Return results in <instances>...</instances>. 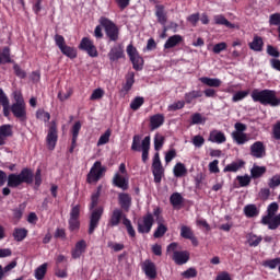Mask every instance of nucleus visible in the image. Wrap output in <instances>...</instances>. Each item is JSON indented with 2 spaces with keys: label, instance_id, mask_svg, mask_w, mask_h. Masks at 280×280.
<instances>
[{
  "label": "nucleus",
  "instance_id": "79ce46f5",
  "mask_svg": "<svg viewBox=\"0 0 280 280\" xmlns=\"http://www.w3.org/2000/svg\"><path fill=\"white\" fill-rule=\"evenodd\" d=\"M232 139L237 143V145H244L248 142V136L244 132H232Z\"/></svg>",
  "mask_w": 280,
  "mask_h": 280
},
{
  "label": "nucleus",
  "instance_id": "0e129e2a",
  "mask_svg": "<svg viewBox=\"0 0 280 280\" xmlns=\"http://www.w3.org/2000/svg\"><path fill=\"white\" fill-rule=\"evenodd\" d=\"M267 54L269 56H271L273 59H277L280 57V52H279V49H277L275 46L272 45H268L267 46Z\"/></svg>",
  "mask_w": 280,
  "mask_h": 280
},
{
  "label": "nucleus",
  "instance_id": "2f4dec72",
  "mask_svg": "<svg viewBox=\"0 0 280 280\" xmlns=\"http://www.w3.org/2000/svg\"><path fill=\"white\" fill-rule=\"evenodd\" d=\"M244 213L246 218H257L259 215V209L255 203H249L244 207Z\"/></svg>",
  "mask_w": 280,
  "mask_h": 280
},
{
  "label": "nucleus",
  "instance_id": "c756f323",
  "mask_svg": "<svg viewBox=\"0 0 280 280\" xmlns=\"http://www.w3.org/2000/svg\"><path fill=\"white\" fill-rule=\"evenodd\" d=\"M246 165V162H244V160H238L236 162H232L230 164H228L224 168L223 172L224 174H226V172H240V170H242V167H244Z\"/></svg>",
  "mask_w": 280,
  "mask_h": 280
},
{
  "label": "nucleus",
  "instance_id": "603ef678",
  "mask_svg": "<svg viewBox=\"0 0 280 280\" xmlns=\"http://www.w3.org/2000/svg\"><path fill=\"white\" fill-rule=\"evenodd\" d=\"M110 135H113V131L110 129H107L98 139L97 145H106L108 141H110Z\"/></svg>",
  "mask_w": 280,
  "mask_h": 280
},
{
  "label": "nucleus",
  "instance_id": "20e7f679",
  "mask_svg": "<svg viewBox=\"0 0 280 280\" xmlns=\"http://www.w3.org/2000/svg\"><path fill=\"white\" fill-rule=\"evenodd\" d=\"M98 23L105 32L107 43H117L119 40V26L113 20L102 16Z\"/></svg>",
  "mask_w": 280,
  "mask_h": 280
},
{
  "label": "nucleus",
  "instance_id": "f257e3e1",
  "mask_svg": "<svg viewBox=\"0 0 280 280\" xmlns=\"http://www.w3.org/2000/svg\"><path fill=\"white\" fill-rule=\"evenodd\" d=\"M100 196H102V185L97 186L96 191L91 196L90 211H92L90 215V225L88 233L89 235H93L95 233V229L100 226V221L102 220V215H104V208L97 207L100 202Z\"/></svg>",
  "mask_w": 280,
  "mask_h": 280
},
{
  "label": "nucleus",
  "instance_id": "4d7b16f0",
  "mask_svg": "<svg viewBox=\"0 0 280 280\" xmlns=\"http://www.w3.org/2000/svg\"><path fill=\"white\" fill-rule=\"evenodd\" d=\"M269 25L272 27L280 26V13H272L269 15Z\"/></svg>",
  "mask_w": 280,
  "mask_h": 280
},
{
  "label": "nucleus",
  "instance_id": "37998d69",
  "mask_svg": "<svg viewBox=\"0 0 280 280\" xmlns=\"http://www.w3.org/2000/svg\"><path fill=\"white\" fill-rule=\"evenodd\" d=\"M165 233H167V225L158 221V228L153 233V237H155V240H159V238L163 237L165 235Z\"/></svg>",
  "mask_w": 280,
  "mask_h": 280
},
{
  "label": "nucleus",
  "instance_id": "4468645a",
  "mask_svg": "<svg viewBox=\"0 0 280 280\" xmlns=\"http://www.w3.org/2000/svg\"><path fill=\"white\" fill-rule=\"evenodd\" d=\"M125 218L126 217L124 215V210L116 208L112 212L107 226H110L112 229L115 226H119V224H121V220H124Z\"/></svg>",
  "mask_w": 280,
  "mask_h": 280
},
{
  "label": "nucleus",
  "instance_id": "b1692460",
  "mask_svg": "<svg viewBox=\"0 0 280 280\" xmlns=\"http://www.w3.org/2000/svg\"><path fill=\"white\" fill-rule=\"evenodd\" d=\"M108 59L112 62H117V60H120V58H124V48L121 46H114L109 52L107 54Z\"/></svg>",
  "mask_w": 280,
  "mask_h": 280
},
{
  "label": "nucleus",
  "instance_id": "49530a36",
  "mask_svg": "<svg viewBox=\"0 0 280 280\" xmlns=\"http://www.w3.org/2000/svg\"><path fill=\"white\" fill-rule=\"evenodd\" d=\"M170 202L172 207H179V205H183V195L179 192H173L170 197Z\"/></svg>",
  "mask_w": 280,
  "mask_h": 280
},
{
  "label": "nucleus",
  "instance_id": "9d476101",
  "mask_svg": "<svg viewBox=\"0 0 280 280\" xmlns=\"http://www.w3.org/2000/svg\"><path fill=\"white\" fill-rule=\"evenodd\" d=\"M69 231L71 233H75V231H80V205L72 207L70 210V218L68 220Z\"/></svg>",
  "mask_w": 280,
  "mask_h": 280
},
{
  "label": "nucleus",
  "instance_id": "39448f33",
  "mask_svg": "<svg viewBox=\"0 0 280 280\" xmlns=\"http://www.w3.org/2000/svg\"><path fill=\"white\" fill-rule=\"evenodd\" d=\"M166 253H173L172 259L177 266H185L189 261L188 250H178V243L173 242L166 247Z\"/></svg>",
  "mask_w": 280,
  "mask_h": 280
},
{
  "label": "nucleus",
  "instance_id": "cd10ccee",
  "mask_svg": "<svg viewBox=\"0 0 280 280\" xmlns=\"http://www.w3.org/2000/svg\"><path fill=\"white\" fill-rule=\"evenodd\" d=\"M125 84H122L121 93H129L135 85V72H128L125 77Z\"/></svg>",
  "mask_w": 280,
  "mask_h": 280
},
{
  "label": "nucleus",
  "instance_id": "412c9836",
  "mask_svg": "<svg viewBox=\"0 0 280 280\" xmlns=\"http://www.w3.org/2000/svg\"><path fill=\"white\" fill-rule=\"evenodd\" d=\"M14 131L12 130V125L0 126V145H5V139L12 137Z\"/></svg>",
  "mask_w": 280,
  "mask_h": 280
},
{
  "label": "nucleus",
  "instance_id": "f8f14e48",
  "mask_svg": "<svg viewBox=\"0 0 280 280\" xmlns=\"http://www.w3.org/2000/svg\"><path fill=\"white\" fill-rule=\"evenodd\" d=\"M11 113L15 119H19L22 124L27 121V105L24 104H12Z\"/></svg>",
  "mask_w": 280,
  "mask_h": 280
},
{
  "label": "nucleus",
  "instance_id": "c9c22d12",
  "mask_svg": "<svg viewBox=\"0 0 280 280\" xmlns=\"http://www.w3.org/2000/svg\"><path fill=\"white\" fill-rule=\"evenodd\" d=\"M198 97H202V91L200 90H192L187 92L184 96L186 104H191L194 100H198Z\"/></svg>",
  "mask_w": 280,
  "mask_h": 280
},
{
  "label": "nucleus",
  "instance_id": "338daca9",
  "mask_svg": "<svg viewBox=\"0 0 280 280\" xmlns=\"http://www.w3.org/2000/svg\"><path fill=\"white\" fill-rule=\"evenodd\" d=\"M185 101H177L168 106V110H180L182 108H185Z\"/></svg>",
  "mask_w": 280,
  "mask_h": 280
},
{
  "label": "nucleus",
  "instance_id": "58836bf2",
  "mask_svg": "<svg viewBox=\"0 0 280 280\" xmlns=\"http://www.w3.org/2000/svg\"><path fill=\"white\" fill-rule=\"evenodd\" d=\"M61 54H63V56H67L68 58H70L71 60H73L74 58H78V51L75 50V48L65 45L63 47L60 48Z\"/></svg>",
  "mask_w": 280,
  "mask_h": 280
},
{
  "label": "nucleus",
  "instance_id": "f704fd0d",
  "mask_svg": "<svg viewBox=\"0 0 280 280\" xmlns=\"http://www.w3.org/2000/svg\"><path fill=\"white\" fill-rule=\"evenodd\" d=\"M266 172V166L254 165L250 170V177L254 178V180H256V178H261V176H264Z\"/></svg>",
  "mask_w": 280,
  "mask_h": 280
},
{
  "label": "nucleus",
  "instance_id": "393cba45",
  "mask_svg": "<svg viewBox=\"0 0 280 280\" xmlns=\"http://www.w3.org/2000/svg\"><path fill=\"white\" fill-rule=\"evenodd\" d=\"M208 141H211V143H226V136L224 132L220 130H213L210 132V136L208 138Z\"/></svg>",
  "mask_w": 280,
  "mask_h": 280
},
{
  "label": "nucleus",
  "instance_id": "1a4fd4ad",
  "mask_svg": "<svg viewBox=\"0 0 280 280\" xmlns=\"http://www.w3.org/2000/svg\"><path fill=\"white\" fill-rule=\"evenodd\" d=\"M79 49L81 51H86L90 58H97V56H100V52H97V47H95V44L89 37H83L81 39L79 44Z\"/></svg>",
  "mask_w": 280,
  "mask_h": 280
},
{
  "label": "nucleus",
  "instance_id": "6e6d98bb",
  "mask_svg": "<svg viewBox=\"0 0 280 280\" xmlns=\"http://www.w3.org/2000/svg\"><path fill=\"white\" fill-rule=\"evenodd\" d=\"M182 277H184V279H196V277H198V270L190 267L186 271L182 272Z\"/></svg>",
  "mask_w": 280,
  "mask_h": 280
},
{
  "label": "nucleus",
  "instance_id": "de8ad7c7",
  "mask_svg": "<svg viewBox=\"0 0 280 280\" xmlns=\"http://www.w3.org/2000/svg\"><path fill=\"white\" fill-rule=\"evenodd\" d=\"M131 150H132V152H141L142 147H141V136L140 135L133 136L132 143H131Z\"/></svg>",
  "mask_w": 280,
  "mask_h": 280
},
{
  "label": "nucleus",
  "instance_id": "a18cd8bd",
  "mask_svg": "<svg viewBox=\"0 0 280 280\" xmlns=\"http://www.w3.org/2000/svg\"><path fill=\"white\" fill-rule=\"evenodd\" d=\"M142 104H145V98L143 96H137L131 101L130 108L131 110H139Z\"/></svg>",
  "mask_w": 280,
  "mask_h": 280
},
{
  "label": "nucleus",
  "instance_id": "3c124183",
  "mask_svg": "<svg viewBox=\"0 0 280 280\" xmlns=\"http://www.w3.org/2000/svg\"><path fill=\"white\" fill-rule=\"evenodd\" d=\"M36 119H40V121H45V124H47V121L51 119V114H49L48 112H45V109L39 108L36 112Z\"/></svg>",
  "mask_w": 280,
  "mask_h": 280
},
{
  "label": "nucleus",
  "instance_id": "2eb2a0df",
  "mask_svg": "<svg viewBox=\"0 0 280 280\" xmlns=\"http://www.w3.org/2000/svg\"><path fill=\"white\" fill-rule=\"evenodd\" d=\"M118 203L120 210L128 213V211H130V207H132V197L128 192H120L118 195Z\"/></svg>",
  "mask_w": 280,
  "mask_h": 280
},
{
  "label": "nucleus",
  "instance_id": "bf43d9fd",
  "mask_svg": "<svg viewBox=\"0 0 280 280\" xmlns=\"http://www.w3.org/2000/svg\"><path fill=\"white\" fill-rule=\"evenodd\" d=\"M280 185V175L277 174V175H273L269 182H268V187L270 189H277V187H279Z\"/></svg>",
  "mask_w": 280,
  "mask_h": 280
},
{
  "label": "nucleus",
  "instance_id": "7ed1b4c3",
  "mask_svg": "<svg viewBox=\"0 0 280 280\" xmlns=\"http://www.w3.org/2000/svg\"><path fill=\"white\" fill-rule=\"evenodd\" d=\"M250 97L253 102H258L262 106H271V108L280 106V97H277V91L275 90L255 89L252 91Z\"/></svg>",
  "mask_w": 280,
  "mask_h": 280
},
{
  "label": "nucleus",
  "instance_id": "ddd939ff",
  "mask_svg": "<svg viewBox=\"0 0 280 280\" xmlns=\"http://www.w3.org/2000/svg\"><path fill=\"white\" fill-rule=\"evenodd\" d=\"M249 150L250 156L254 159H264V156H266V145L261 141L254 142Z\"/></svg>",
  "mask_w": 280,
  "mask_h": 280
},
{
  "label": "nucleus",
  "instance_id": "aec40b11",
  "mask_svg": "<svg viewBox=\"0 0 280 280\" xmlns=\"http://www.w3.org/2000/svg\"><path fill=\"white\" fill-rule=\"evenodd\" d=\"M199 81L201 84L210 86V89H220V86H222V80L218 78L201 77Z\"/></svg>",
  "mask_w": 280,
  "mask_h": 280
},
{
  "label": "nucleus",
  "instance_id": "f3484780",
  "mask_svg": "<svg viewBox=\"0 0 280 280\" xmlns=\"http://www.w3.org/2000/svg\"><path fill=\"white\" fill-rule=\"evenodd\" d=\"M27 208V203L23 202L20 203L18 207L13 208L12 211V215H11V220L12 222H14L15 224H19L21 222V220L23 219V213H25V209Z\"/></svg>",
  "mask_w": 280,
  "mask_h": 280
},
{
  "label": "nucleus",
  "instance_id": "5fc2aeb1",
  "mask_svg": "<svg viewBox=\"0 0 280 280\" xmlns=\"http://www.w3.org/2000/svg\"><path fill=\"white\" fill-rule=\"evenodd\" d=\"M164 144H165V137L156 135L154 137V150L156 152H160V150L163 149Z\"/></svg>",
  "mask_w": 280,
  "mask_h": 280
},
{
  "label": "nucleus",
  "instance_id": "423d86ee",
  "mask_svg": "<svg viewBox=\"0 0 280 280\" xmlns=\"http://www.w3.org/2000/svg\"><path fill=\"white\" fill-rule=\"evenodd\" d=\"M104 174H106V166H103L101 161H96L86 175V183L89 185H93V183H100V180L104 178Z\"/></svg>",
  "mask_w": 280,
  "mask_h": 280
},
{
  "label": "nucleus",
  "instance_id": "5701e85b",
  "mask_svg": "<svg viewBox=\"0 0 280 280\" xmlns=\"http://www.w3.org/2000/svg\"><path fill=\"white\" fill-rule=\"evenodd\" d=\"M165 124V116L163 114H155L150 117V128L151 130H156Z\"/></svg>",
  "mask_w": 280,
  "mask_h": 280
},
{
  "label": "nucleus",
  "instance_id": "c03bdc74",
  "mask_svg": "<svg viewBox=\"0 0 280 280\" xmlns=\"http://www.w3.org/2000/svg\"><path fill=\"white\" fill-rule=\"evenodd\" d=\"M47 275V262H44L35 270V279L43 280L45 279V276Z\"/></svg>",
  "mask_w": 280,
  "mask_h": 280
},
{
  "label": "nucleus",
  "instance_id": "f03ea898",
  "mask_svg": "<svg viewBox=\"0 0 280 280\" xmlns=\"http://www.w3.org/2000/svg\"><path fill=\"white\" fill-rule=\"evenodd\" d=\"M34 183V172L32 168L24 167L20 173H10L7 176V187L19 189L23 185H32Z\"/></svg>",
  "mask_w": 280,
  "mask_h": 280
},
{
  "label": "nucleus",
  "instance_id": "680f3d73",
  "mask_svg": "<svg viewBox=\"0 0 280 280\" xmlns=\"http://www.w3.org/2000/svg\"><path fill=\"white\" fill-rule=\"evenodd\" d=\"M103 97H104V90H102V88H98L92 92L90 100L94 102L95 100H102Z\"/></svg>",
  "mask_w": 280,
  "mask_h": 280
},
{
  "label": "nucleus",
  "instance_id": "72a5a7b5",
  "mask_svg": "<svg viewBox=\"0 0 280 280\" xmlns=\"http://www.w3.org/2000/svg\"><path fill=\"white\" fill-rule=\"evenodd\" d=\"M173 174L176 178H183V176H187V167L185 164L178 162L173 168Z\"/></svg>",
  "mask_w": 280,
  "mask_h": 280
},
{
  "label": "nucleus",
  "instance_id": "bb28decb",
  "mask_svg": "<svg viewBox=\"0 0 280 280\" xmlns=\"http://www.w3.org/2000/svg\"><path fill=\"white\" fill-rule=\"evenodd\" d=\"M113 183L115 187L122 189V191L128 190V180L124 176L119 175V173L114 175Z\"/></svg>",
  "mask_w": 280,
  "mask_h": 280
},
{
  "label": "nucleus",
  "instance_id": "a878e982",
  "mask_svg": "<svg viewBox=\"0 0 280 280\" xmlns=\"http://www.w3.org/2000/svg\"><path fill=\"white\" fill-rule=\"evenodd\" d=\"M14 62L11 57V49L9 46H5L0 51V65H10Z\"/></svg>",
  "mask_w": 280,
  "mask_h": 280
},
{
  "label": "nucleus",
  "instance_id": "774afa93",
  "mask_svg": "<svg viewBox=\"0 0 280 280\" xmlns=\"http://www.w3.org/2000/svg\"><path fill=\"white\" fill-rule=\"evenodd\" d=\"M272 135H273V139H276V141H280V120H278L273 125Z\"/></svg>",
  "mask_w": 280,
  "mask_h": 280
},
{
  "label": "nucleus",
  "instance_id": "dca6fc26",
  "mask_svg": "<svg viewBox=\"0 0 280 280\" xmlns=\"http://www.w3.org/2000/svg\"><path fill=\"white\" fill-rule=\"evenodd\" d=\"M142 272H144L148 279H156V264L152 262V260L147 259L142 264Z\"/></svg>",
  "mask_w": 280,
  "mask_h": 280
},
{
  "label": "nucleus",
  "instance_id": "a19ab883",
  "mask_svg": "<svg viewBox=\"0 0 280 280\" xmlns=\"http://www.w3.org/2000/svg\"><path fill=\"white\" fill-rule=\"evenodd\" d=\"M264 237L257 236V234H248L247 236V244H249L250 247L257 248L259 244H261Z\"/></svg>",
  "mask_w": 280,
  "mask_h": 280
},
{
  "label": "nucleus",
  "instance_id": "13d9d810",
  "mask_svg": "<svg viewBox=\"0 0 280 280\" xmlns=\"http://www.w3.org/2000/svg\"><path fill=\"white\" fill-rule=\"evenodd\" d=\"M13 71L15 75L21 80H25L27 78V72H25V70H22L21 66H19L18 63H14Z\"/></svg>",
  "mask_w": 280,
  "mask_h": 280
},
{
  "label": "nucleus",
  "instance_id": "ea45409f",
  "mask_svg": "<svg viewBox=\"0 0 280 280\" xmlns=\"http://www.w3.org/2000/svg\"><path fill=\"white\" fill-rule=\"evenodd\" d=\"M122 224L124 226H126L129 237H131V240H135V237H137V231H135V226H132V222L130 221V219L125 217L122 219Z\"/></svg>",
  "mask_w": 280,
  "mask_h": 280
},
{
  "label": "nucleus",
  "instance_id": "e2e57ef3",
  "mask_svg": "<svg viewBox=\"0 0 280 280\" xmlns=\"http://www.w3.org/2000/svg\"><path fill=\"white\" fill-rule=\"evenodd\" d=\"M246 97H248L247 91H238L233 95L232 102H242V100H244Z\"/></svg>",
  "mask_w": 280,
  "mask_h": 280
},
{
  "label": "nucleus",
  "instance_id": "0eeeda50",
  "mask_svg": "<svg viewBox=\"0 0 280 280\" xmlns=\"http://www.w3.org/2000/svg\"><path fill=\"white\" fill-rule=\"evenodd\" d=\"M127 55L132 65V69H135V71H143V65H145V60H143V57L139 54V50H137L135 45L129 44L127 46Z\"/></svg>",
  "mask_w": 280,
  "mask_h": 280
},
{
  "label": "nucleus",
  "instance_id": "09e8293b",
  "mask_svg": "<svg viewBox=\"0 0 280 280\" xmlns=\"http://www.w3.org/2000/svg\"><path fill=\"white\" fill-rule=\"evenodd\" d=\"M261 224H265L268 226L270 231H277V228H272V224H275V217L272 214H268L262 217Z\"/></svg>",
  "mask_w": 280,
  "mask_h": 280
},
{
  "label": "nucleus",
  "instance_id": "e433bc0d",
  "mask_svg": "<svg viewBox=\"0 0 280 280\" xmlns=\"http://www.w3.org/2000/svg\"><path fill=\"white\" fill-rule=\"evenodd\" d=\"M214 23H215V25H224L225 27H229L230 30H233L235 27V24L231 23L222 14L214 15Z\"/></svg>",
  "mask_w": 280,
  "mask_h": 280
},
{
  "label": "nucleus",
  "instance_id": "c85d7f7f",
  "mask_svg": "<svg viewBox=\"0 0 280 280\" xmlns=\"http://www.w3.org/2000/svg\"><path fill=\"white\" fill-rule=\"evenodd\" d=\"M180 43H183V37L180 35H173L165 42L164 49H174V47H177Z\"/></svg>",
  "mask_w": 280,
  "mask_h": 280
},
{
  "label": "nucleus",
  "instance_id": "a211bd4d",
  "mask_svg": "<svg viewBox=\"0 0 280 280\" xmlns=\"http://www.w3.org/2000/svg\"><path fill=\"white\" fill-rule=\"evenodd\" d=\"M83 253H86V241L81 240L75 243L74 248L71 250V257L72 259H80Z\"/></svg>",
  "mask_w": 280,
  "mask_h": 280
},
{
  "label": "nucleus",
  "instance_id": "4be33fe9",
  "mask_svg": "<svg viewBox=\"0 0 280 280\" xmlns=\"http://www.w3.org/2000/svg\"><path fill=\"white\" fill-rule=\"evenodd\" d=\"M142 163H148L150 160V136L144 137L141 141Z\"/></svg>",
  "mask_w": 280,
  "mask_h": 280
},
{
  "label": "nucleus",
  "instance_id": "6e6552de",
  "mask_svg": "<svg viewBox=\"0 0 280 280\" xmlns=\"http://www.w3.org/2000/svg\"><path fill=\"white\" fill-rule=\"evenodd\" d=\"M138 233L148 234L152 231V226H154V215L151 212H148L142 219L138 220L137 223Z\"/></svg>",
  "mask_w": 280,
  "mask_h": 280
},
{
  "label": "nucleus",
  "instance_id": "69168bd1",
  "mask_svg": "<svg viewBox=\"0 0 280 280\" xmlns=\"http://www.w3.org/2000/svg\"><path fill=\"white\" fill-rule=\"evenodd\" d=\"M192 144L195 148H202L205 145V137L197 135L192 138Z\"/></svg>",
  "mask_w": 280,
  "mask_h": 280
},
{
  "label": "nucleus",
  "instance_id": "6ab92c4d",
  "mask_svg": "<svg viewBox=\"0 0 280 280\" xmlns=\"http://www.w3.org/2000/svg\"><path fill=\"white\" fill-rule=\"evenodd\" d=\"M151 167L154 183H156L158 185L161 184V180H163V176H165V168L163 167V164H152Z\"/></svg>",
  "mask_w": 280,
  "mask_h": 280
},
{
  "label": "nucleus",
  "instance_id": "864d4df0",
  "mask_svg": "<svg viewBox=\"0 0 280 280\" xmlns=\"http://www.w3.org/2000/svg\"><path fill=\"white\" fill-rule=\"evenodd\" d=\"M194 235V230L187 225H182L180 228V237L184 240H189Z\"/></svg>",
  "mask_w": 280,
  "mask_h": 280
},
{
  "label": "nucleus",
  "instance_id": "052dcab7",
  "mask_svg": "<svg viewBox=\"0 0 280 280\" xmlns=\"http://www.w3.org/2000/svg\"><path fill=\"white\" fill-rule=\"evenodd\" d=\"M236 180L238 182L240 187H248V185H250V176L248 175H238Z\"/></svg>",
  "mask_w": 280,
  "mask_h": 280
},
{
  "label": "nucleus",
  "instance_id": "7c9ffc66",
  "mask_svg": "<svg viewBox=\"0 0 280 280\" xmlns=\"http://www.w3.org/2000/svg\"><path fill=\"white\" fill-rule=\"evenodd\" d=\"M155 8H156L155 16L158 19V22L161 25H165V23H167V15L165 14V8L161 4H158Z\"/></svg>",
  "mask_w": 280,
  "mask_h": 280
},
{
  "label": "nucleus",
  "instance_id": "8fccbe9b",
  "mask_svg": "<svg viewBox=\"0 0 280 280\" xmlns=\"http://www.w3.org/2000/svg\"><path fill=\"white\" fill-rule=\"evenodd\" d=\"M80 130H82V122L78 120L74 122L71 129L72 141H78V137L80 136Z\"/></svg>",
  "mask_w": 280,
  "mask_h": 280
},
{
  "label": "nucleus",
  "instance_id": "4c0bfd02",
  "mask_svg": "<svg viewBox=\"0 0 280 280\" xmlns=\"http://www.w3.org/2000/svg\"><path fill=\"white\" fill-rule=\"evenodd\" d=\"M13 237L15 242H23L27 237V229L25 228H15L13 231Z\"/></svg>",
  "mask_w": 280,
  "mask_h": 280
},
{
  "label": "nucleus",
  "instance_id": "473e14b6",
  "mask_svg": "<svg viewBox=\"0 0 280 280\" xmlns=\"http://www.w3.org/2000/svg\"><path fill=\"white\" fill-rule=\"evenodd\" d=\"M249 49L253 51H264V38L255 36L253 42L249 43Z\"/></svg>",
  "mask_w": 280,
  "mask_h": 280
},
{
  "label": "nucleus",
  "instance_id": "9b49d317",
  "mask_svg": "<svg viewBox=\"0 0 280 280\" xmlns=\"http://www.w3.org/2000/svg\"><path fill=\"white\" fill-rule=\"evenodd\" d=\"M46 143L48 147V150H55L56 144L58 143V125L56 121H51L48 133L46 136Z\"/></svg>",
  "mask_w": 280,
  "mask_h": 280
}]
</instances>
